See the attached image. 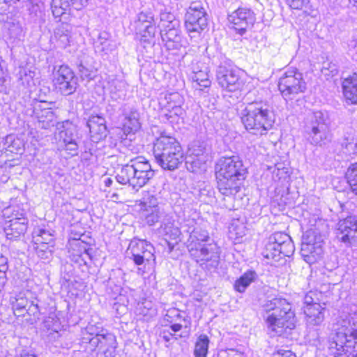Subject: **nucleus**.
I'll return each mask as SVG.
<instances>
[{
	"label": "nucleus",
	"instance_id": "nucleus-1",
	"mask_svg": "<svg viewBox=\"0 0 357 357\" xmlns=\"http://www.w3.org/2000/svg\"><path fill=\"white\" fill-rule=\"evenodd\" d=\"M192 220H188L187 231L190 234L186 247L190 257L203 270L215 272L220 264V248L200 227L192 229Z\"/></svg>",
	"mask_w": 357,
	"mask_h": 357
},
{
	"label": "nucleus",
	"instance_id": "nucleus-2",
	"mask_svg": "<svg viewBox=\"0 0 357 357\" xmlns=\"http://www.w3.org/2000/svg\"><path fill=\"white\" fill-rule=\"evenodd\" d=\"M217 188L225 196L238 193L248 175V168L238 155L222 157L215 166Z\"/></svg>",
	"mask_w": 357,
	"mask_h": 357
},
{
	"label": "nucleus",
	"instance_id": "nucleus-3",
	"mask_svg": "<svg viewBox=\"0 0 357 357\" xmlns=\"http://www.w3.org/2000/svg\"><path fill=\"white\" fill-rule=\"evenodd\" d=\"M333 331L328 348L335 357L343 354L347 357H357V314H349L339 319L334 324Z\"/></svg>",
	"mask_w": 357,
	"mask_h": 357
},
{
	"label": "nucleus",
	"instance_id": "nucleus-4",
	"mask_svg": "<svg viewBox=\"0 0 357 357\" xmlns=\"http://www.w3.org/2000/svg\"><path fill=\"white\" fill-rule=\"evenodd\" d=\"M265 321L273 335L283 336L296 327V318L292 305L287 299L276 297L264 305Z\"/></svg>",
	"mask_w": 357,
	"mask_h": 357
},
{
	"label": "nucleus",
	"instance_id": "nucleus-5",
	"mask_svg": "<svg viewBox=\"0 0 357 357\" xmlns=\"http://www.w3.org/2000/svg\"><path fill=\"white\" fill-rule=\"evenodd\" d=\"M239 115L245 129L255 135L267 134L275 123V114L266 101L248 103Z\"/></svg>",
	"mask_w": 357,
	"mask_h": 357
},
{
	"label": "nucleus",
	"instance_id": "nucleus-6",
	"mask_svg": "<svg viewBox=\"0 0 357 357\" xmlns=\"http://www.w3.org/2000/svg\"><path fill=\"white\" fill-rule=\"evenodd\" d=\"M153 153L157 163L165 170L178 169L184 160L183 151L178 141L164 132L153 143Z\"/></svg>",
	"mask_w": 357,
	"mask_h": 357
},
{
	"label": "nucleus",
	"instance_id": "nucleus-7",
	"mask_svg": "<svg viewBox=\"0 0 357 357\" xmlns=\"http://www.w3.org/2000/svg\"><path fill=\"white\" fill-rule=\"evenodd\" d=\"M331 119L326 110H316L309 113L303 127V136L311 145L323 146L332 141Z\"/></svg>",
	"mask_w": 357,
	"mask_h": 357
},
{
	"label": "nucleus",
	"instance_id": "nucleus-8",
	"mask_svg": "<svg viewBox=\"0 0 357 357\" xmlns=\"http://www.w3.org/2000/svg\"><path fill=\"white\" fill-rule=\"evenodd\" d=\"M149 161L142 156L130 160L122 166L121 171L116 176L118 183L122 185L128 184L133 188H140L145 185L154 176Z\"/></svg>",
	"mask_w": 357,
	"mask_h": 357
},
{
	"label": "nucleus",
	"instance_id": "nucleus-9",
	"mask_svg": "<svg viewBox=\"0 0 357 357\" xmlns=\"http://www.w3.org/2000/svg\"><path fill=\"white\" fill-rule=\"evenodd\" d=\"M220 63L216 69V81L223 89L229 92L241 91L245 85L242 73L225 55L218 56Z\"/></svg>",
	"mask_w": 357,
	"mask_h": 357
},
{
	"label": "nucleus",
	"instance_id": "nucleus-10",
	"mask_svg": "<svg viewBox=\"0 0 357 357\" xmlns=\"http://www.w3.org/2000/svg\"><path fill=\"white\" fill-rule=\"evenodd\" d=\"M278 86L286 100L294 99L298 94L305 93L307 89L303 73L295 68H289L282 74Z\"/></svg>",
	"mask_w": 357,
	"mask_h": 357
},
{
	"label": "nucleus",
	"instance_id": "nucleus-11",
	"mask_svg": "<svg viewBox=\"0 0 357 357\" xmlns=\"http://www.w3.org/2000/svg\"><path fill=\"white\" fill-rule=\"evenodd\" d=\"M10 304L13 313L17 317H24L27 314L39 319V315L43 313V307L40 305L39 300L30 291L20 292L15 296L11 297Z\"/></svg>",
	"mask_w": 357,
	"mask_h": 357
},
{
	"label": "nucleus",
	"instance_id": "nucleus-12",
	"mask_svg": "<svg viewBox=\"0 0 357 357\" xmlns=\"http://www.w3.org/2000/svg\"><path fill=\"white\" fill-rule=\"evenodd\" d=\"M302 310L305 315L306 324L308 328L321 326L325 319L326 304L319 302L316 291H308L303 298Z\"/></svg>",
	"mask_w": 357,
	"mask_h": 357
},
{
	"label": "nucleus",
	"instance_id": "nucleus-13",
	"mask_svg": "<svg viewBox=\"0 0 357 357\" xmlns=\"http://www.w3.org/2000/svg\"><path fill=\"white\" fill-rule=\"evenodd\" d=\"M208 15L200 2H192L185 15V26L190 37H195L207 29Z\"/></svg>",
	"mask_w": 357,
	"mask_h": 357
},
{
	"label": "nucleus",
	"instance_id": "nucleus-14",
	"mask_svg": "<svg viewBox=\"0 0 357 357\" xmlns=\"http://www.w3.org/2000/svg\"><path fill=\"white\" fill-rule=\"evenodd\" d=\"M53 82L56 89L63 96L74 93L78 86V79L67 65L54 66Z\"/></svg>",
	"mask_w": 357,
	"mask_h": 357
},
{
	"label": "nucleus",
	"instance_id": "nucleus-15",
	"mask_svg": "<svg viewBox=\"0 0 357 357\" xmlns=\"http://www.w3.org/2000/svg\"><path fill=\"white\" fill-rule=\"evenodd\" d=\"M132 26L140 40L151 43L155 37L156 26L152 12L146 10L139 13Z\"/></svg>",
	"mask_w": 357,
	"mask_h": 357
},
{
	"label": "nucleus",
	"instance_id": "nucleus-16",
	"mask_svg": "<svg viewBox=\"0 0 357 357\" xmlns=\"http://www.w3.org/2000/svg\"><path fill=\"white\" fill-rule=\"evenodd\" d=\"M337 238L347 247L357 241V215L351 214L339 220L337 224Z\"/></svg>",
	"mask_w": 357,
	"mask_h": 357
},
{
	"label": "nucleus",
	"instance_id": "nucleus-17",
	"mask_svg": "<svg viewBox=\"0 0 357 357\" xmlns=\"http://www.w3.org/2000/svg\"><path fill=\"white\" fill-rule=\"evenodd\" d=\"M228 20L232 24V28L240 36L244 35L249 27L255 22V14L249 8L239 7L228 15Z\"/></svg>",
	"mask_w": 357,
	"mask_h": 357
},
{
	"label": "nucleus",
	"instance_id": "nucleus-18",
	"mask_svg": "<svg viewBox=\"0 0 357 357\" xmlns=\"http://www.w3.org/2000/svg\"><path fill=\"white\" fill-rule=\"evenodd\" d=\"M153 250L152 245L146 241L134 238L129 243L127 254L135 265L141 266L153 259Z\"/></svg>",
	"mask_w": 357,
	"mask_h": 357
},
{
	"label": "nucleus",
	"instance_id": "nucleus-19",
	"mask_svg": "<svg viewBox=\"0 0 357 357\" xmlns=\"http://www.w3.org/2000/svg\"><path fill=\"white\" fill-rule=\"evenodd\" d=\"M160 36L165 46L168 50H179L185 46V40L181 36L179 26L170 27V26H167V29L161 31Z\"/></svg>",
	"mask_w": 357,
	"mask_h": 357
},
{
	"label": "nucleus",
	"instance_id": "nucleus-20",
	"mask_svg": "<svg viewBox=\"0 0 357 357\" xmlns=\"http://www.w3.org/2000/svg\"><path fill=\"white\" fill-rule=\"evenodd\" d=\"M28 220L23 213L9 220V225L5 227L4 232L8 239L16 240L24 235L27 229Z\"/></svg>",
	"mask_w": 357,
	"mask_h": 357
},
{
	"label": "nucleus",
	"instance_id": "nucleus-21",
	"mask_svg": "<svg viewBox=\"0 0 357 357\" xmlns=\"http://www.w3.org/2000/svg\"><path fill=\"white\" fill-rule=\"evenodd\" d=\"M91 342V347L89 349L94 351L96 348L102 350L105 354L110 353V349L114 350L116 348V340L115 335L105 330L100 336L95 337L93 340L91 339L87 340Z\"/></svg>",
	"mask_w": 357,
	"mask_h": 357
},
{
	"label": "nucleus",
	"instance_id": "nucleus-22",
	"mask_svg": "<svg viewBox=\"0 0 357 357\" xmlns=\"http://www.w3.org/2000/svg\"><path fill=\"white\" fill-rule=\"evenodd\" d=\"M91 137L99 141L105 138L108 131L106 121L102 115H91L86 122Z\"/></svg>",
	"mask_w": 357,
	"mask_h": 357
},
{
	"label": "nucleus",
	"instance_id": "nucleus-23",
	"mask_svg": "<svg viewBox=\"0 0 357 357\" xmlns=\"http://www.w3.org/2000/svg\"><path fill=\"white\" fill-rule=\"evenodd\" d=\"M73 27L68 23H62L59 25L54 31L52 42L55 43V47L65 49L70 45L72 38Z\"/></svg>",
	"mask_w": 357,
	"mask_h": 357
},
{
	"label": "nucleus",
	"instance_id": "nucleus-24",
	"mask_svg": "<svg viewBox=\"0 0 357 357\" xmlns=\"http://www.w3.org/2000/svg\"><path fill=\"white\" fill-rule=\"evenodd\" d=\"M208 73V68L204 63L192 64V73L189 75V79L200 87L208 88L211 84Z\"/></svg>",
	"mask_w": 357,
	"mask_h": 357
},
{
	"label": "nucleus",
	"instance_id": "nucleus-25",
	"mask_svg": "<svg viewBox=\"0 0 357 357\" xmlns=\"http://www.w3.org/2000/svg\"><path fill=\"white\" fill-rule=\"evenodd\" d=\"M24 150V143L22 139L13 134L8 135L0 142V151L7 155L8 153L22 154Z\"/></svg>",
	"mask_w": 357,
	"mask_h": 357
},
{
	"label": "nucleus",
	"instance_id": "nucleus-26",
	"mask_svg": "<svg viewBox=\"0 0 357 357\" xmlns=\"http://www.w3.org/2000/svg\"><path fill=\"white\" fill-rule=\"evenodd\" d=\"M277 248L283 250V253L288 257L293 255L295 251V247L291 237L283 232H275L268 238Z\"/></svg>",
	"mask_w": 357,
	"mask_h": 357
},
{
	"label": "nucleus",
	"instance_id": "nucleus-27",
	"mask_svg": "<svg viewBox=\"0 0 357 357\" xmlns=\"http://www.w3.org/2000/svg\"><path fill=\"white\" fill-rule=\"evenodd\" d=\"M122 114L124 116L123 130L125 132L135 133L140 128L139 114L135 108L124 107Z\"/></svg>",
	"mask_w": 357,
	"mask_h": 357
},
{
	"label": "nucleus",
	"instance_id": "nucleus-28",
	"mask_svg": "<svg viewBox=\"0 0 357 357\" xmlns=\"http://www.w3.org/2000/svg\"><path fill=\"white\" fill-rule=\"evenodd\" d=\"M59 136L65 149L68 151H73V155H76L78 150L77 128L74 126L64 128L59 132Z\"/></svg>",
	"mask_w": 357,
	"mask_h": 357
},
{
	"label": "nucleus",
	"instance_id": "nucleus-29",
	"mask_svg": "<svg viewBox=\"0 0 357 357\" xmlns=\"http://www.w3.org/2000/svg\"><path fill=\"white\" fill-rule=\"evenodd\" d=\"M344 96L347 102L357 105V73H354L342 82Z\"/></svg>",
	"mask_w": 357,
	"mask_h": 357
},
{
	"label": "nucleus",
	"instance_id": "nucleus-30",
	"mask_svg": "<svg viewBox=\"0 0 357 357\" xmlns=\"http://www.w3.org/2000/svg\"><path fill=\"white\" fill-rule=\"evenodd\" d=\"M324 253L323 245L317 243V245H301V255L303 259L309 264L317 262Z\"/></svg>",
	"mask_w": 357,
	"mask_h": 357
},
{
	"label": "nucleus",
	"instance_id": "nucleus-31",
	"mask_svg": "<svg viewBox=\"0 0 357 357\" xmlns=\"http://www.w3.org/2000/svg\"><path fill=\"white\" fill-rule=\"evenodd\" d=\"M43 332L50 342L57 340L60 337L61 324L58 319L53 317H46L42 325Z\"/></svg>",
	"mask_w": 357,
	"mask_h": 357
},
{
	"label": "nucleus",
	"instance_id": "nucleus-32",
	"mask_svg": "<svg viewBox=\"0 0 357 357\" xmlns=\"http://www.w3.org/2000/svg\"><path fill=\"white\" fill-rule=\"evenodd\" d=\"M160 222L161 230L171 239H176L181 234L179 228L175 225V221L172 214L164 212Z\"/></svg>",
	"mask_w": 357,
	"mask_h": 357
},
{
	"label": "nucleus",
	"instance_id": "nucleus-33",
	"mask_svg": "<svg viewBox=\"0 0 357 357\" xmlns=\"http://www.w3.org/2000/svg\"><path fill=\"white\" fill-rule=\"evenodd\" d=\"M272 242L273 241H271V240L268 238L262 251V255L264 258L278 262L281 259L287 257L283 253V250L282 251L280 248H277L275 244H273Z\"/></svg>",
	"mask_w": 357,
	"mask_h": 357
},
{
	"label": "nucleus",
	"instance_id": "nucleus-34",
	"mask_svg": "<svg viewBox=\"0 0 357 357\" xmlns=\"http://www.w3.org/2000/svg\"><path fill=\"white\" fill-rule=\"evenodd\" d=\"M257 278V274L255 271L248 270L235 281L234 288L236 291L243 293Z\"/></svg>",
	"mask_w": 357,
	"mask_h": 357
},
{
	"label": "nucleus",
	"instance_id": "nucleus-35",
	"mask_svg": "<svg viewBox=\"0 0 357 357\" xmlns=\"http://www.w3.org/2000/svg\"><path fill=\"white\" fill-rule=\"evenodd\" d=\"M105 330V329L98 327L95 325H88L85 328V331L82 332V337L80 340L81 346L85 349H89L91 347V342L85 339H91V340H93L95 337L100 336Z\"/></svg>",
	"mask_w": 357,
	"mask_h": 357
},
{
	"label": "nucleus",
	"instance_id": "nucleus-36",
	"mask_svg": "<svg viewBox=\"0 0 357 357\" xmlns=\"http://www.w3.org/2000/svg\"><path fill=\"white\" fill-rule=\"evenodd\" d=\"M33 243L34 244H47L54 245L52 234L44 228L37 227L33 231Z\"/></svg>",
	"mask_w": 357,
	"mask_h": 357
},
{
	"label": "nucleus",
	"instance_id": "nucleus-37",
	"mask_svg": "<svg viewBox=\"0 0 357 357\" xmlns=\"http://www.w3.org/2000/svg\"><path fill=\"white\" fill-rule=\"evenodd\" d=\"M186 169L191 172L197 173L206 168V156H201V158L188 155L185 158Z\"/></svg>",
	"mask_w": 357,
	"mask_h": 357
},
{
	"label": "nucleus",
	"instance_id": "nucleus-38",
	"mask_svg": "<svg viewBox=\"0 0 357 357\" xmlns=\"http://www.w3.org/2000/svg\"><path fill=\"white\" fill-rule=\"evenodd\" d=\"M209 338L205 334H201L195 344L193 354L195 357H206L208 351Z\"/></svg>",
	"mask_w": 357,
	"mask_h": 357
},
{
	"label": "nucleus",
	"instance_id": "nucleus-39",
	"mask_svg": "<svg viewBox=\"0 0 357 357\" xmlns=\"http://www.w3.org/2000/svg\"><path fill=\"white\" fill-rule=\"evenodd\" d=\"M70 261L81 269L82 272L89 271V262L92 261V254H71Z\"/></svg>",
	"mask_w": 357,
	"mask_h": 357
},
{
	"label": "nucleus",
	"instance_id": "nucleus-40",
	"mask_svg": "<svg viewBox=\"0 0 357 357\" xmlns=\"http://www.w3.org/2000/svg\"><path fill=\"white\" fill-rule=\"evenodd\" d=\"M93 242V240L91 238H89L88 241H83L82 238H79L77 240H74L73 243L71 244L73 247V253L72 254H92L93 253V250L91 247Z\"/></svg>",
	"mask_w": 357,
	"mask_h": 357
},
{
	"label": "nucleus",
	"instance_id": "nucleus-41",
	"mask_svg": "<svg viewBox=\"0 0 357 357\" xmlns=\"http://www.w3.org/2000/svg\"><path fill=\"white\" fill-rule=\"evenodd\" d=\"M17 76L19 84L24 88H29L33 84L35 72L26 68H20Z\"/></svg>",
	"mask_w": 357,
	"mask_h": 357
},
{
	"label": "nucleus",
	"instance_id": "nucleus-42",
	"mask_svg": "<svg viewBox=\"0 0 357 357\" xmlns=\"http://www.w3.org/2000/svg\"><path fill=\"white\" fill-rule=\"evenodd\" d=\"M345 178L351 191L357 195V162L351 164L347 168Z\"/></svg>",
	"mask_w": 357,
	"mask_h": 357
},
{
	"label": "nucleus",
	"instance_id": "nucleus-43",
	"mask_svg": "<svg viewBox=\"0 0 357 357\" xmlns=\"http://www.w3.org/2000/svg\"><path fill=\"white\" fill-rule=\"evenodd\" d=\"M182 105H174L173 106H169L167 113H165L161 116L163 121H167L169 123H174L179 116L184 114L185 111L182 108Z\"/></svg>",
	"mask_w": 357,
	"mask_h": 357
},
{
	"label": "nucleus",
	"instance_id": "nucleus-44",
	"mask_svg": "<svg viewBox=\"0 0 357 357\" xmlns=\"http://www.w3.org/2000/svg\"><path fill=\"white\" fill-rule=\"evenodd\" d=\"M144 211V217L146 222L150 225H154L156 222L161 220L164 211L160 208H153L151 210L146 208Z\"/></svg>",
	"mask_w": 357,
	"mask_h": 357
},
{
	"label": "nucleus",
	"instance_id": "nucleus-45",
	"mask_svg": "<svg viewBox=\"0 0 357 357\" xmlns=\"http://www.w3.org/2000/svg\"><path fill=\"white\" fill-rule=\"evenodd\" d=\"M33 249L39 258L44 260H50L52 256L54 245L33 243Z\"/></svg>",
	"mask_w": 357,
	"mask_h": 357
},
{
	"label": "nucleus",
	"instance_id": "nucleus-46",
	"mask_svg": "<svg viewBox=\"0 0 357 357\" xmlns=\"http://www.w3.org/2000/svg\"><path fill=\"white\" fill-rule=\"evenodd\" d=\"M77 69H78V73L80 75V77L83 80L93 79L96 76V70H97L96 68H95L91 65H89L86 63H84L83 61H81L77 65Z\"/></svg>",
	"mask_w": 357,
	"mask_h": 357
},
{
	"label": "nucleus",
	"instance_id": "nucleus-47",
	"mask_svg": "<svg viewBox=\"0 0 357 357\" xmlns=\"http://www.w3.org/2000/svg\"><path fill=\"white\" fill-rule=\"evenodd\" d=\"M319 242V244L324 245V239L322 236L315 231L310 230L307 231L303 235L302 238L301 245H317V243Z\"/></svg>",
	"mask_w": 357,
	"mask_h": 357
},
{
	"label": "nucleus",
	"instance_id": "nucleus-48",
	"mask_svg": "<svg viewBox=\"0 0 357 357\" xmlns=\"http://www.w3.org/2000/svg\"><path fill=\"white\" fill-rule=\"evenodd\" d=\"M206 145L204 142L199 140L193 141L189 146L188 155L201 158V156H206Z\"/></svg>",
	"mask_w": 357,
	"mask_h": 357
},
{
	"label": "nucleus",
	"instance_id": "nucleus-49",
	"mask_svg": "<svg viewBox=\"0 0 357 357\" xmlns=\"http://www.w3.org/2000/svg\"><path fill=\"white\" fill-rule=\"evenodd\" d=\"M126 84L123 81L114 79L110 84V92L112 94V98H121L125 96L124 88Z\"/></svg>",
	"mask_w": 357,
	"mask_h": 357
},
{
	"label": "nucleus",
	"instance_id": "nucleus-50",
	"mask_svg": "<svg viewBox=\"0 0 357 357\" xmlns=\"http://www.w3.org/2000/svg\"><path fill=\"white\" fill-rule=\"evenodd\" d=\"M34 114L38 120V122H54V113L51 108H45L40 109H34Z\"/></svg>",
	"mask_w": 357,
	"mask_h": 357
},
{
	"label": "nucleus",
	"instance_id": "nucleus-51",
	"mask_svg": "<svg viewBox=\"0 0 357 357\" xmlns=\"http://www.w3.org/2000/svg\"><path fill=\"white\" fill-rule=\"evenodd\" d=\"M68 3L66 1H62L61 0H52L51 3V8L52 15L54 18H60L66 13Z\"/></svg>",
	"mask_w": 357,
	"mask_h": 357
},
{
	"label": "nucleus",
	"instance_id": "nucleus-52",
	"mask_svg": "<svg viewBox=\"0 0 357 357\" xmlns=\"http://www.w3.org/2000/svg\"><path fill=\"white\" fill-rule=\"evenodd\" d=\"M22 2L25 3L31 20L35 22L41 13L40 5L29 0H22Z\"/></svg>",
	"mask_w": 357,
	"mask_h": 357
},
{
	"label": "nucleus",
	"instance_id": "nucleus-53",
	"mask_svg": "<svg viewBox=\"0 0 357 357\" xmlns=\"http://www.w3.org/2000/svg\"><path fill=\"white\" fill-rule=\"evenodd\" d=\"M165 99L167 102L166 107L167 110L169 109V106H173L174 105H183V98L178 92L169 93L165 95Z\"/></svg>",
	"mask_w": 357,
	"mask_h": 357
},
{
	"label": "nucleus",
	"instance_id": "nucleus-54",
	"mask_svg": "<svg viewBox=\"0 0 357 357\" xmlns=\"http://www.w3.org/2000/svg\"><path fill=\"white\" fill-rule=\"evenodd\" d=\"M321 73L326 76L333 77L337 74L338 68L335 63L326 61L323 63Z\"/></svg>",
	"mask_w": 357,
	"mask_h": 357
},
{
	"label": "nucleus",
	"instance_id": "nucleus-55",
	"mask_svg": "<svg viewBox=\"0 0 357 357\" xmlns=\"http://www.w3.org/2000/svg\"><path fill=\"white\" fill-rule=\"evenodd\" d=\"M334 144H340L341 151L345 154H351L355 151L356 144L353 142H350L347 138L343 139L341 142H334Z\"/></svg>",
	"mask_w": 357,
	"mask_h": 357
},
{
	"label": "nucleus",
	"instance_id": "nucleus-56",
	"mask_svg": "<svg viewBox=\"0 0 357 357\" xmlns=\"http://www.w3.org/2000/svg\"><path fill=\"white\" fill-rule=\"evenodd\" d=\"M143 206L144 211H146V208L151 210L153 208H160L158 206V199L154 195H148L147 197L143 199Z\"/></svg>",
	"mask_w": 357,
	"mask_h": 357
},
{
	"label": "nucleus",
	"instance_id": "nucleus-57",
	"mask_svg": "<svg viewBox=\"0 0 357 357\" xmlns=\"http://www.w3.org/2000/svg\"><path fill=\"white\" fill-rule=\"evenodd\" d=\"M161 20L167 21L169 24L167 26H170V27H176L180 26V21L178 19H176L174 14L170 13H166L161 14Z\"/></svg>",
	"mask_w": 357,
	"mask_h": 357
},
{
	"label": "nucleus",
	"instance_id": "nucleus-58",
	"mask_svg": "<svg viewBox=\"0 0 357 357\" xmlns=\"http://www.w3.org/2000/svg\"><path fill=\"white\" fill-rule=\"evenodd\" d=\"M216 357H245L243 354L234 349L222 350L217 354Z\"/></svg>",
	"mask_w": 357,
	"mask_h": 357
},
{
	"label": "nucleus",
	"instance_id": "nucleus-59",
	"mask_svg": "<svg viewBox=\"0 0 357 357\" xmlns=\"http://www.w3.org/2000/svg\"><path fill=\"white\" fill-rule=\"evenodd\" d=\"M287 4L292 9H302L305 6L309 1L308 0H286Z\"/></svg>",
	"mask_w": 357,
	"mask_h": 357
},
{
	"label": "nucleus",
	"instance_id": "nucleus-60",
	"mask_svg": "<svg viewBox=\"0 0 357 357\" xmlns=\"http://www.w3.org/2000/svg\"><path fill=\"white\" fill-rule=\"evenodd\" d=\"M167 316L169 318H173L174 321L181 319L182 314L181 312L176 308L169 309L167 312Z\"/></svg>",
	"mask_w": 357,
	"mask_h": 357
},
{
	"label": "nucleus",
	"instance_id": "nucleus-61",
	"mask_svg": "<svg viewBox=\"0 0 357 357\" xmlns=\"http://www.w3.org/2000/svg\"><path fill=\"white\" fill-rule=\"evenodd\" d=\"M273 357H296L290 350L280 349L273 354Z\"/></svg>",
	"mask_w": 357,
	"mask_h": 357
},
{
	"label": "nucleus",
	"instance_id": "nucleus-62",
	"mask_svg": "<svg viewBox=\"0 0 357 357\" xmlns=\"http://www.w3.org/2000/svg\"><path fill=\"white\" fill-rule=\"evenodd\" d=\"M8 261L7 257L2 253H0V271H3V273H6L8 269Z\"/></svg>",
	"mask_w": 357,
	"mask_h": 357
},
{
	"label": "nucleus",
	"instance_id": "nucleus-63",
	"mask_svg": "<svg viewBox=\"0 0 357 357\" xmlns=\"http://www.w3.org/2000/svg\"><path fill=\"white\" fill-rule=\"evenodd\" d=\"M160 337L162 338V340L166 342H170V340L172 339V337H174V334L172 333L170 331H169L168 330H162L161 332H160Z\"/></svg>",
	"mask_w": 357,
	"mask_h": 357
},
{
	"label": "nucleus",
	"instance_id": "nucleus-64",
	"mask_svg": "<svg viewBox=\"0 0 357 357\" xmlns=\"http://www.w3.org/2000/svg\"><path fill=\"white\" fill-rule=\"evenodd\" d=\"M15 357H38L36 354L33 353L31 351L22 350L20 356H15Z\"/></svg>",
	"mask_w": 357,
	"mask_h": 357
}]
</instances>
